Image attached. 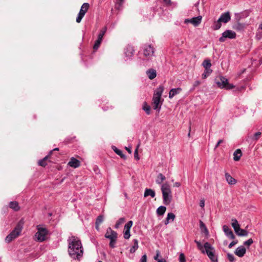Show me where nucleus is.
<instances>
[{
  "label": "nucleus",
  "instance_id": "1",
  "mask_svg": "<svg viewBox=\"0 0 262 262\" xmlns=\"http://www.w3.org/2000/svg\"><path fill=\"white\" fill-rule=\"evenodd\" d=\"M68 253L70 257L75 260H80L83 254V248L80 240L72 236L68 240Z\"/></svg>",
  "mask_w": 262,
  "mask_h": 262
},
{
  "label": "nucleus",
  "instance_id": "2",
  "mask_svg": "<svg viewBox=\"0 0 262 262\" xmlns=\"http://www.w3.org/2000/svg\"><path fill=\"white\" fill-rule=\"evenodd\" d=\"M198 248L203 254H206L212 262H217V255L215 254L214 248L208 242L203 245L200 242L195 240Z\"/></svg>",
  "mask_w": 262,
  "mask_h": 262
},
{
  "label": "nucleus",
  "instance_id": "3",
  "mask_svg": "<svg viewBox=\"0 0 262 262\" xmlns=\"http://www.w3.org/2000/svg\"><path fill=\"white\" fill-rule=\"evenodd\" d=\"M161 190L163 203L166 205H168L171 203L172 198L170 185L167 182L164 183L161 186Z\"/></svg>",
  "mask_w": 262,
  "mask_h": 262
},
{
  "label": "nucleus",
  "instance_id": "4",
  "mask_svg": "<svg viewBox=\"0 0 262 262\" xmlns=\"http://www.w3.org/2000/svg\"><path fill=\"white\" fill-rule=\"evenodd\" d=\"M23 225L24 222L21 220L18 223L14 230L6 237L5 241L6 243H10L20 234L23 228Z\"/></svg>",
  "mask_w": 262,
  "mask_h": 262
},
{
  "label": "nucleus",
  "instance_id": "5",
  "mask_svg": "<svg viewBox=\"0 0 262 262\" xmlns=\"http://www.w3.org/2000/svg\"><path fill=\"white\" fill-rule=\"evenodd\" d=\"M163 91L164 87L162 85H160L155 91L153 95L152 106L154 110H157L158 111H159L161 108V106H159V104Z\"/></svg>",
  "mask_w": 262,
  "mask_h": 262
},
{
  "label": "nucleus",
  "instance_id": "6",
  "mask_svg": "<svg viewBox=\"0 0 262 262\" xmlns=\"http://www.w3.org/2000/svg\"><path fill=\"white\" fill-rule=\"evenodd\" d=\"M215 82L217 86L221 89L231 90L234 88V85L228 82V80L225 77L220 76L216 77Z\"/></svg>",
  "mask_w": 262,
  "mask_h": 262
},
{
  "label": "nucleus",
  "instance_id": "7",
  "mask_svg": "<svg viewBox=\"0 0 262 262\" xmlns=\"http://www.w3.org/2000/svg\"><path fill=\"white\" fill-rule=\"evenodd\" d=\"M37 231L35 234V240L40 242L46 240L48 234V230L42 225H38L36 227Z\"/></svg>",
  "mask_w": 262,
  "mask_h": 262
},
{
  "label": "nucleus",
  "instance_id": "8",
  "mask_svg": "<svg viewBox=\"0 0 262 262\" xmlns=\"http://www.w3.org/2000/svg\"><path fill=\"white\" fill-rule=\"evenodd\" d=\"M105 237L110 240V246L114 248L115 247V244L117 238V233L116 231L113 230L111 228H108L105 234Z\"/></svg>",
  "mask_w": 262,
  "mask_h": 262
},
{
  "label": "nucleus",
  "instance_id": "9",
  "mask_svg": "<svg viewBox=\"0 0 262 262\" xmlns=\"http://www.w3.org/2000/svg\"><path fill=\"white\" fill-rule=\"evenodd\" d=\"M155 49L151 45H146L144 47L143 54L144 56L143 60H150L154 56Z\"/></svg>",
  "mask_w": 262,
  "mask_h": 262
},
{
  "label": "nucleus",
  "instance_id": "10",
  "mask_svg": "<svg viewBox=\"0 0 262 262\" xmlns=\"http://www.w3.org/2000/svg\"><path fill=\"white\" fill-rule=\"evenodd\" d=\"M89 4L87 3H83L81 7L80 11L76 18V22L79 23L81 22L82 19L84 17L85 14L87 12L89 8Z\"/></svg>",
  "mask_w": 262,
  "mask_h": 262
},
{
  "label": "nucleus",
  "instance_id": "11",
  "mask_svg": "<svg viewBox=\"0 0 262 262\" xmlns=\"http://www.w3.org/2000/svg\"><path fill=\"white\" fill-rule=\"evenodd\" d=\"M235 37L236 33L234 31L227 30L222 33V36L219 38V41L220 42H224L226 38L234 39Z\"/></svg>",
  "mask_w": 262,
  "mask_h": 262
},
{
  "label": "nucleus",
  "instance_id": "12",
  "mask_svg": "<svg viewBox=\"0 0 262 262\" xmlns=\"http://www.w3.org/2000/svg\"><path fill=\"white\" fill-rule=\"evenodd\" d=\"M202 16L199 15L197 17H194L191 18H187L184 20V23L187 24H191L194 27H198L202 21Z\"/></svg>",
  "mask_w": 262,
  "mask_h": 262
},
{
  "label": "nucleus",
  "instance_id": "13",
  "mask_svg": "<svg viewBox=\"0 0 262 262\" xmlns=\"http://www.w3.org/2000/svg\"><path fill=\"white\" fill-rule=\"evenodd\" d=\"M223 231L225 234V235L230 239H235V236L229 227L227 225H224L223 227Z\"/></svg>",
  "mask_w": 262,
  "mask_h": 262
},
{
  "label": "nucleus",
  "instance_id": "14",
  "mask_svg": "<svg viewBox=\"0 0 262 262\" xmlns=\"http://www.w3.org/2000/svg\"><path fill=\"white\" fill-rule=\"evenodd\" d=\"M134 49L133 47L130 45H128L124 49V54L127 58L126 59L130 58L134 55Z\"/></svg>",
  "mask_w": 262,
  "mask_h": 262
},
{
  "label": "nucleus",
  "instance_id": "15",
  "mask_svg": "<svg viewBox=\"0 0 262 262\" xmlns=\"http://www.w3.org/2000/svg\"><path fill=\"white\" fill-rule=\"evenodd\" d=\"M221 23H227L231 19V16L229 12H226L221 14L218 19Z\"/></svg>",
  "mask_w": 262,
  "mask_h": 262
},
{
  "label": "nucleus",
  "instance_id": "16",
  "mask_svg": "<svg viewBox=\"0 0 262 262\" xmlns=\"http://www.w3.org/2000/svg\"><path fill=\"white\" fill-rule=\"evenodd\" d=\"M246 252V248L243 246H241L236 249L234 253L238 257H242L245 254Z\"/></svg>",
  "mask_w": 262,
  "mask_h": 262
},
{
  "label": "nucleus",
  "instance_id": "17",
  "mask_svg": "<svg viewBox=\"0 0 262 262\" xmlns=\"http://www.w3.org/2000/svg\"><path fill=\"white\" fill-rule=\"evenodd\" d=\"M68 165L73 168H77L80 166V161L72 157L68 162Z\"/></svg>",
  "mask_w": 262,
  "mask_h": 262
},
{
  "label": "nucleus",
  "instance_id": "18",
  "mask_svg": "<svg viewBox=\"0 0 262 262\" xmlns=\"http://www.w3.org/2000/svg\"><path fill=\"white\" fill-rule=\"evenodd\" d=\"M182 90L181 88L171 89L169 92V98L170 99L172 98L176 95L180 94Z\"/></svg>",
  "mask_w": 262,
  "mask_h": 262
},
{
  "label": "nucleus",
  "instance_id": "19",
  "mask_svg": "<svg viewBox=\"0 0 262 262\" xmlns=\"http://www.w3.org/2000/svg\"><path fill=\"white\" fill-rule=\"evenodd\" d=\"M225 178L229 185H234L236 183V180L233 178L229 173L226 172L225 174Z\"/></svg>",
  "mask_w": 262,
  "mask_h": 262
},
{
  "label": "nucleus",
  "instance_id": "20",
  "mask_svg": "<svg viewBox=\"0 0 262 262\" xmlns=\"http://www.w3.org/2000/svg\"><path fill=\"white\" fill-rule=\"evenodd\" d=\"M146 74L150 79H154L157 76L156 71L153 69H150L146 71Z\"/></svg>",
  "mask_w": 262,
  "mask_h": 262
},
{
  "label": "nucleus",
  "instance_id": "21",
  "mask_svg": "<svg viewBox=\"0 0 262 262\" xmlns=\"http://www.w3.org/2000/svg\"><path fill=\"white\" fill-rule=\"evenodd\" d=\"M176 218L175 215L173 213H168L167 215V217L164 221L165 225H167L169 223L170 221L172 222Z\"/></svg>",
  "mask_w": 262,
  "mask_h": 262
},
{
  "label": "nucleus",
  "instance_id": "22",
  "mask_svg": "<svg viewBox=\"0 0 262 262\" xmlns=\"http://www.w3.org/2000/svg\"><path fill=\"white\" fill-rule=\"evenodd\" d=\"M155 195V192L154 190L149 188H146L145 189L144 193V196L145 198L147 197L148 196H150L151 198H154Z\"/></svg>",
  "mask_w": 262,
  "mask_h": 262
},
{
  "label": "nucleus",
  "instance_id": "23",
  "mask_svg": "<svg viewBox=\"0 0 262 262\" xmlns=\"http://www.w3.org/2000/svg\"><path fill=\"white\" fill-rule=\"evenodd\" d=\"M242 156V151L240 149H236L233 153V159L235 161L239 160Z\"/></svg>",
  "mask_w": 262,
  "mask_h": 262
},
{
  "label": "nucleus",
  "instance_id": "24",
  "mask_svg": "<svg viewBox=\"0 0 262 262\" xmlns=\"http://www.w3.org/2000/svg\"><path fill=\"white\" fill-rule=\"evenodd\" d=\"M166 179L165 177L161 173H160L158 174L157 178L156 180V182L157 184L159 185H162V182Z\"/></svg>",
  "mask_w": 262,
  "mask_h": 262
},
{
  "label": "nucleus",
  "instance_id": "25",
  "mask_svg": "<svg viewBox=\"0 0 262 262\" xmlns=\"http://www.w3.org/2000/svg\"><path fill=\"white\" fill-rule=\"evenodd\" d=\"M255 37L257 40H260L262 38V23L259 24L257 28Z\"/></svg>",
  "mask_w": 262,
  "mask_h": 262
},
{
  "label": "nucleus",
  "instance_id": "26",
  "mask_svg": "<svg viewBox=\"0 0 262 262\" xmlns=\"http://www.w3.org/2000/svg\"><path fill=\"white\" fill-rule=\"evenodd\" d=\"M9 207L14 211H18L20 209L18 203L16 201L11 202L9 203Z\"/></svg>",
  "mask_w": 262,
  "mask_h": 262
},
{
  "label": "nucleus",
  "instance_id": "27",
  "mask_svg": "<svg viewBox=\"0 0 262 262\" xmlns=\"http://www.w3.org/2000/svg\"><path fill=\"white\" fill-rule=\"evenodd\" d=\"M134 245L133 246L130 248L129 251L131 253H134L135 252V251L138 249L139 246H138V241L136 239H134Z\"/></svg>",
  "mask_w": 262,
  "mask_h": 262
},
{
  "label": "nucleus",
  "instance_id": "28",
  "mask_svg": "<svg viewBox=\"0 0 262 262\" xmlns=\"http://www.w3.org/2000/svg\"><path fill=\"white\" fill-rule=\"evenodd\" d=\"M106 31H107V27L105 26L101 30L100 32L99 33V34L98 35L97 40L102 41V39H103V37L104 35H105Z\"/></svg>",
  "mask_w": 262,
  "mask_h": 262
},
{
  "label": "nucleus",
  "instance_id": "29",
  "mask_svg": "<svg viewBox=\"0 0 262 262\" xmlns=\"http://www.w3.org/2000/svg\"><path fill=\"white\" fill-rule=\"evenodd\" d=\"M154 259L158 262H166V260L161 256L160 252L159 250L156 251V254L154 256Z\"/></svg>",
  "mask_w": 262,
  "mask_h": 262
},
{
  "label": "nucleus",
  "instance_id": "30",
  "mask_svg": "<svg viewBox=\"0 0 262 262\" xmlns=\"http://www.w3.org/2000/svg\"><path fill=\"white\" fill-rule=\"evenodd\" d=\"M166 210V208L165 206H161L158 208L157 209V213L158 215H162L164 214Z\"/></svg>",
  "mask_w": 262,
  "mask_h": 262
},
{
  "label": "nucleus",
  "instance_id": "31",
  "mask_svg": "<svg viewBox=\"0 0 262 262\" xmlns=\"http://www.w3.org/2000/svg\"><path fill=\"white\" fill-rule=\"evenodd\" d=\"M222 24L221 22L219 21L218 19L216 21H215L213 23L212 28L214 30H219L221 27Z\"/></svg>",
  "mask_w": 262,
  "mask_h": 262
},
{
  "label": "nucleus",
  "instance_id": "32",
  "mask_svg": "<svg viewBox=\"0 0 262 262\" xmlns=\"http://www.w3.org/2000/svg\"><path fill=\"white\" fill-rule=\"evenodd\" d=\"M103 221V216L102 215H99L98 216L96 221V226L97 230L99 229V226Z\"/></svg>",
  "mask_w": 262,
  "mask_h": 262
},
{
  "label": "nucleus",
  "instance_id": "33",
  "mask_svg": "<svg viewBox=\"0 0 262 262\" xmlns=\"http://www.w3.org/2000/svg\"><path fill=\"white\" fill-rule=\"evenodd\" d=\"M212 71L211 69H205L204 73L202 75V78L203 79H205L210 75V74L212 73Z\"/></svg>",
  "mask_w": 262,
  "mask_h": 262
},
{
  "label": "nucleus",
  "instance_id": "34",
  "mask_svg": "<svg viewBox=\"0 0 262 262\" xmlns=\"http://www.w3.org/2000/svg\"><path fill=\"white\" fill-rule=\"evenodd\" d=\"M237 235L241 236H246L248 234V232L247 231L244 229H240L238 230V232L236 233Z\"/></svg>",
  "mask_w": 262,
  "mask_h": 262
},
{
  "label": "nucleus",
  "instance_id": "35",
  "mask_svg": "<svg viewBox=\"0 0 262 262\" xmlns=\"http://www.w3.org/2000/svg\"><path fill=\"white\" fill-rule=\"evenodd\" d=\"M202 65L204 67V68H205V69H210V67H211V63H210V61L209 60H205L203 63H202Z\"/></svg>",
  "mask_w": 262,
  "mask_h": 262
},
{
  "label": "nucleus",
  "instance_id": "36",
  "mask_svg": "<svg viewBox=\"0 0 262 262\" xmlns=\"http://www.w3.org/2000/svg\"><path fill=\"white\" fill-rule=\"evenodd\" d=\"M124 0H117L115 4V8L120 10L122 6Z\"/></svg>",
  "mask_w": 262,
  "mask_h": 262
},
{
  "label": "nucleus",
  "instance_id": "37",
  "mask_svg": "<svg viewBox=\"0 0 262 262\" xmlns=\"http://www.w3.org/2000/svg\"><path fill=\"white\" fill-rule=\"evenodd\" d=\"M112 148L116 154L120 156L121 158H125V156L122 154V152L121 150L118 149L115 146H113Z\"/></svg>",
  "mask_w": 262,
  "mask_h": 262
},
{
  "label": "nucleus",
  "instance_id": "38",
  "mask_svg": "<svg viewBox=\"0 0 262 262\" xmlns=\"http://www.w3.org/2000/svg\"><path fill=\"white\" fill-rule=\"evenodd\" d=\"M244 24L238 23L234 26L233 28L236 30L241 31L244 29Z\"/></svg>",
  "mask_w": 262,
  "mask_h": 262
},
{
  "label": "nucleus",
  "instance_id": "39",
  "mask_svg": "<svg viewBox=\"0 0 262 262\" xmlns=\"http://www.w3.org/2000/svg\"><path fill=\"white\" fill-rule=\"evenodd\" d=\"M143 109L147 115H149L150 114V106L147 105L146 102L144 103V105L143 106Z\"/></svg>",
  "mask_w": 262,
  "mask_h": 262
},
{
  "label": "nucleus",
  "instance_id": "40",
  "mask_svg": "<svg viewBox=\"0 0 262 262\" xmlns=\"http://www.w3.org/2000/svg\"><path fill=\"white\" fill-rule=\"evenodd\" d=\"M49 156H46L43 159L40 160L38 163L41 166H45L47 165L46 160L48 158Z\"/></svg>",
  "mask_w": 262,
  "mask_h": 262
},
{
  "label": "nucleus",
  "instance_id": "41",
  "mask_svg": "<svg viewBox=\"0 0 262 262\" xmlns=\"http://www.w3.org/2000/svg\"><path fill=\"white\" fill-rule=\"evenodd\" d=\"M124 221H125V219L124 217L120 218L118 220L117 223H116V224L115 225V228L116 229L118 228L119 227V226H120V225H121L123 223H124Z\"/></svg>",
  "mask_w": 262,
  "mask_h": 262
},
{
  "label": "nucleus",
  "instance_id": "42",
  "mask_svg": "<svg viewBox=\"0 0 262 262\" xmlns=\"http://www.w3.org/2000/svg\"><path fill=\"white\" fill-rule=\"evenodd\" d=\"M133 222L132 221L128 222L124 226V230H129L130 229L132 226H133Z\"/></svg>",
  "mask_w": 262,
  "mask_h": 262
},
{
  "label": "nucleus",
  "instance_id": "43",
  "mask_svg": "<svg viewBox=\"0 0 262 262\" xmlns=\"http://www.w3.org/2000/svg\"><path fill=\"white\" fill-rule=\"evenodd\" d=\"M123 236L125 239H128L130 236V230H124Z\"/></svg>",
  "mask_w": 262,
  "mask_h": 262
},
{
  "label": "nucleus",
  "instance_id": "44",
  "mask_svg": "<svg viewBox=\"0 0 262 262\" xmlns=\"http://www.w3.org/2000/svg\"><path fill=\"white\" fill-rule=\"evenodd\" d=\"M101 42H102L101 41H100V40H98L97 39L96 40V41L94 43V47H93L94 49L95 50H97L99 48Z\"/></svg>",
  "mask_w": 262,
  "mask_h": 262
},
{
  "label": "nucleus",
  "instance_id": "45",
  "mask_svg": "<svg viewBox=\"0 0 262 262\" xmlns=\"http://www.w3.org/2000/svg\"><path fill=\"white\" fill-rule=\"evenodd\" d=\"M231 221H232L231 225L233 228H235V227H236V226H238L239 224H238L237 221L236 220V219H232Z\"/></svg>",
  "mask_w": 262,
  "mask_h": 262
},
{
  "label": "nucleus",
  "instance_id": "46",
  "mask_svg": "<svg viewBox=\"0 0 262 262\" xmlns=\"http://www.w3.org/2000/svg\"><path fill=\"white\" fill-rule=\"evenodd\" d=\"M227 257H228L229 260L230 262H233L235 260V257H234V255L232 254L228 253L227 254Z\"/></svg>",
  "mask_w": 262,
  "mask_h": 262
},
{
  "label": "nucleus",
  "instance_id": "47",
  "mask_svg": "<svg viewBox=\"0 0 262 262\" xmlns=\"http://www.w3.org/2000/svg\"><path fill=\"white\" fill-rule=\"evenodd\" d=\"M260 135H261L260 132H258L255 133L253 136V140H258L259 139V138L260 137Z\"/></svg>",
  "mask_w": 262,
  "mask_h": 262
},
{
  "label": "nucleus",
  "instance_id": "48",
  "mask_svg": "<svg viewBox=\"0 0 262 262\" xmlns=\"http://www.w3.org/2000/svg\"><path fill=\"white\" fill-rule=\"evenodd\" d=\"M180 262H186L185 256L184 253H181L179 255Z\"/></svg>",
  "mask_w": 262,
  "mask_h": 262
},
{
  "label": "nucleus",
  "instance_id": "49",
  "mask_svg": "<svg viewBox=\"0 0 262 262\" xmlns=\"http://www.w3.org/2000/svg\"><path fill=\"white\" fill-rule=\"evenodd\" d=\"M253 243L252 238H250L244 243V245L249 246Z\"/></svg>",
  "mask_w": 262,
  "mask_h": 262
},
{
  "label": "nucleus",
  "instance_id": "50",
  "mask_svg": "<svg viewBox=\"0 0 262 262\" xmlns=\"http://www.w3.org/2000/svg\"><path fill=\"white\" fill-rule=\"evenodd\" d=\"M237 243H238L237 240H234V241H232L231 243H230V244L228 246V247L229 248H231L233 246H234L235 245L237 244Z\"/></svg>",
  "mask_w": 262,
  "mask_h": 262
},
{
  "label": "nucleus",
  "instance_id": "51",
  "mask_svg": "<svg viewBox=\"0 0 262 262\" xmlns=\"http://www.w3.org/2000/svg\"><path fill=\"white\" fill-rule=\"evenodd\" d=\"M147 261V256L146 254H144L142 256L140 259V262H146Z\"/></svg>",
  "mask_w": 262,
  "mask_h": 262
},
{
  "label": "nucleus",
  "instance_id": "52",
  "mask_svg": "<svg viewBox=\"0 0 262 262\" xmlns=\"http://www.w3.org/2000/svg\"><path fill=\"white\" fill-rule=\"evenodd\" d=\"M134 156H135V158L137 160H139V157L138 156V149H136L135 151V153H134Z\"/></svg>",
  "mask_w": 262,
  "mask_h": 262
},
{
  "label": "nucleus",
  "instance_id": "53",
  "mask_svg": "<svg viewBox=\"0 0 262 262\" xmlns=\"http://www.w3.org/2000/svg\"><path fill=\"white\" fill-rule=\"evenodd\" d=\"M200 206L202 208H204L205 206V201L204 199H202L200 201Z\"/></svg>",
  "mask_w": 262,
  "mask_h": 262
},
{
  "label": "nucleus",
  "instance_id": "54",
  "mask_svg": "<svg viewBox=\"0 0 262 262\" xmlns=\"http://www.w3.org/2000/svg\"><path fill=\"white\" fill-rule=\"evenodd\" d=\"M200 228L202 229H203V228L206 227L205 225L204 224V223L202 221H200Z\"/></svg>",
  "mask_w": 262,
  "mask_h": 262
},
{
  "label": "nucleus",
  "instance_id": "55",
  "mask_svg": "<svg viewBox=\"0 0 262 262\" xmlns=\"http://www.w3.org/2000/svg\"><path fill=\"white\" fill-rule=\"evenodd\" d=\"M166 5H170L171 4V0H163Z\"/></svg>",
  "mask_w": 262,
  "mask_h": 262
},
{
  "label": "nucleus",
  "instance_id": "56",
  "mask_svg": "<svg viewBox=\"0 0 262 262\" xmlns=\"http://www.w3.org/2000/svg\"><path fill=\"white\" fill-rule=\"evenodd\" d=\"M223 142V140H222V139L220 140L217 142V143H216V145L215 146V148H216L220 145V144H221Z\"/></svg>",
  "mask_w": 262,
  "mask_h": 262
},
{
  "label": "nucleus",
  "instance_id": "57",
  "mask_svg": "<svg viewBox=\"0 0 262 262\" xmlns=\"http://www.w3.org/2000/svg\"><path fill=\"white\" fill-rule=\"evenodd\" d=\"M233 229L234 230L235 232L237 233V232H238V230L241 229L239 225H238V226L235 227V228Z\"/></svg>",
  "mask_w": 262,
  "mask_h": 262
},
{
  "label": "nucleus",
  "instance_id": "58",
  "mask_svg": "<svg viewBox=\"0 0 262 262\" xmlns=\"http://www.w3.org/2000/svg\"><path fill=\"white\" fill-rule=\"evenodd\" d=\"M200 84V82L199 80H196L194 82L193 86L194 87L198 86Z\"/></svg>",
  "mask_w": 262,
  "mask_h": 262
},
{
  "label": "nucleus",
  "instance_id": "59",
  "mask_svg": "<svg viewBox=\"0 0 262 262\" xmlns=\"http://www.w3.org/2000/svg\"><path fill=\"white\" fill-rule=\"evenodd\" d=\"M203 230L206 235H208L209 232H208V231L206 227L205 228H203Z\"/></svg>",
  "mask_w": 262,
  "mask_h": 262
},
{
  "label": "nucleus",
  "instance_id": "60",
  "mask_svg": "<svg viewBox=\"0 0 262 262\" xmlns=\"http://www.w3.org/2000/svg\"><path fill=\"white\" fill-rule=\"evenodd\" d=\"M181 186V184L179 182H176L174 184V186L176 187H179Z\"/></svg>",
  "mask_w": 262,
  "mask_h": 262
},
{
  "label": "nucleus",
  "instance_id": "61",
  "mask_svg": "<svg viewBox=\"0 0 262 262\" xmlns=\"http://www.w3.org/2000/svg\"><path fill=\"white\" fill-rule=\"evenodd\" d=\"M125 149L128 151V152L129 153H130H130L132 152V150H131L130 148L126 147H125Z\"/></svg>",
  "mask_w": 262,
  "mask_h": 262
},
{
  "label": "nucleus",
  "instance_id": "62",
  "mask_svg": "<svg viewBox=\"0 0 262 262\" xmlns=\"http://www.w3.org/2000/svg\"><path fill=\"white\" fill-rule=\"evenodd\" d=\"M199 5V2H198L197 3H196L194 4V6H195L196 8H198ZM197 9L198 10V8H197Z\"/></svg>",
  "mask_w": 262,
  "mask_h": 262
},
{
  "label": "nucleus",
  "instance_id": "63",
  "mask_svg": "<svg viewBox=\"0 0 262 262\" xmlns=\"http://www.w3.org/2000/svg\"><path fill=\"white\" fill-rule=\"evenodd\" d=\"M59 150L58 148H54L53 150L51 151H50V154H52V152H53V151H54V150Z\"/></svg>",
  "mask_w": 262,
  "mask_h": 262
},
{
  "label": "nucleus",
  "instance_id": "64",
  "mask_svg": "<svg viewBox=\"0 0 262 262\" xmlns=\"http://www.w3.org/2000/svg\"><path fill=\"white\" fill-rule=\"evenodd\" d=\"M98 262H102V261H99Z\"/></svg>",
  "mask_w": 262,
  "mask_h": 262
}]
</instances>
